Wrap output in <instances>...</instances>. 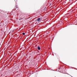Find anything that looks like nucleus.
Returning a JSON list of instances; mask_svg holds the SVG:
<instances>
[{"label": "nucleus", "instance_id": "4", "mask_svg": "<svg viewBox=\"0 0 77 77\" xmlns=\"http://www.w3.org/2000/svg\"><path fill=\"white\" fill-rule=\"evenodd\" d=\"M22 34H23V35H25V33H22Z\"/></svg>", "mask_w": 77, "mask_h": 77}, {"label": "nucleus", "instance_id": "5", "mask_svg": "<svg viewBox=\"0 0 77 77\" xmlns=\"http://www.w3.org/2000/svg\"><path fill=\"white\" fill-rule=\"evenodd\" d=\"M20 20V19H19Z\"/></svg>", "mask_w": 77, "mask_h": 77}, {"label": "nucleus", "instance_id": "1", "mask_svg": "<svg viewBox=\"0 0 77 77\" xmlns=\"http://www.w3.org/2000/svg\"><path fill=\"white\" fill-rule=\"evenodd\" d=\"M37 21H38V22H39V21H41V18H38L37 19Z\"/></svg>", "mask_w": 77, "mask_h": 77}, {"label": "nucleus", "instance_id": "2", "mask_svg": "<svg viewBox=\"0 0 77 77\" xmlns=\"http://www.w3.org/2000/svg\"><path fill=\"white\" fill-rule=\"evenodd\" d=\"M37 49L39 50H41V48H40V47H39V46H38L37 47Z\"/></svg>", "mask_w": 77, "mask_h": 77}, {"label": "nucleus", "instance_id": "3", "mask_svg": "<svg viewBox=\"0 0 77 77\" xmlns=\"http://www.w3.org/2000/svg\"><path fill=\"white\" fill-rule=\"evenodd\" d=\"M16 8H18V6L16 5Z\"/></svg>", "mask_w": 77, "mask_h": 77}]
</instances>
